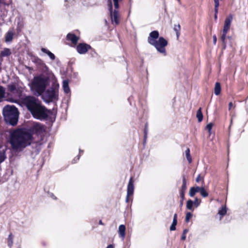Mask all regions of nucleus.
<instances>
[{
	"instance_id": "f257e3e1",
	"label": "nucleus",
	"mask_w": 248,
	"mask_h": 248,
	"mask_svg": "<svg viewBox=\"0 0 248 248\" xmlns=\"http://www.w3.org/2000/svg\"><path fill=\"white\" fill-rule=\"evenodd\" d=\"M32 140L31 134L26 130L17 129L11 133L10 143L13 150L21 151L31 145Z\"/></svg>"
},
{
	"instance_id": "f03ea898",
	"label": "nucleus",
	"mask_w": 248,
	"mask_h": 248,
	"mask_svg": "<svg viewBox=\"0 0 248 248\" xmlns=\"http://www.w3.org/2000/svg\"><path fill=\"white\" fill-rule=\"evenodd\" d=\"M159 35L158 31H152L148 37V42L154 46L158 52L166 56L165 47L168 45V41L163 37H159Z\"/></svg>"
},
{
	"instance_id": "7ed1b4c3",
	"label": "nucleus",
	"mask_w": 248,
	"mask_h": 248,
	"mask_svg": "<svg viewBox=\"0 0 248 248\" xmlns=\"http://www.w3.org/2000/svg\"><path fill=\"white\" fill-rule=\"evenodd\" d=\"M48 79L47 77L40 76L34 77L30 83V88L34 95L39 96L43 93L48 83Z\"/></svg>"
},
{
	"instance_id": "20e7f679",
	"label": "nucleus",
	"mask_w": 248,
	"mask_h": 248,
	"mask_svg": "<svg viewBox=\"0 0 248 248\" xmlns=\"http://www.w3.org/2000/svg\"><path fill=\"white\" fill-rule=\"evenodd\" d=\"M3 115L4 121L12 125L16 124L18 118V111L14 106L7 105L3 108Z\"/></svg>"
},
{
	"instance_id": "39448f33",
	"label": "nucleus",
	"mask_w": 248,
	"mask_h": 248,
	"mask_svg": "<svg viewBox=\"0 0 248 248\" xmlns=\"http://www.w3.org/2000/svg\"><path fill=\"white\" fill-rule=\"evenodd\" d=\"M59 83L55 79H54L51 86L47 90H45L41 95L43 100L47 103L58 100L59 99Z\"/></svg>"
},
{
	"instance_id": "423d86ee",
	"label": "nucleus",
	"mask_w": 248,
	"mask_h": 248,
	"mask_svg": "<svg viewBox=\"0 0 248 248\" xmlns=\"http://www.w3.org/2000/svg\"><path fill=\"white\" fill-rule=\"evenodd\" d=\"M32 116L38 120H43L46 119L48 116L50 111L43 106L40 102L36 107L30 111Z\"/></svg>"
},
{
	"instance_id": "0eeeda50",
	"label": "nucleus",
	"mask_w": 248,
	"mask_h": 248,
	"mask_svg": "<svg viewBox=\"0 0 248 248\" xmlns=\"http://www.w3.org/2000/svg\"><path fill=\"white\" fill-rule=\"evenodd\" d=\"M20 101L29 111H31L41 102L37 98L31 95L22 97L20 99Z\"/></svg>"
},
{
	"instance_id": "6e6552de",
	"label": "nucleus",
	"mask_w": 248,
	"mask_h": 248,
	"mask_svg": "<svg viewBox=\"0 0 248 248\" xmlns=\"http://www.w3.org/2000/svg\"><path fill=\"white\" fill-rule=\"evenodd\" d=\"M110 13V17L112 24L118 25L119 23L120 15L118 9H115L113 10V8L111 10H108Z\"/></svg>"
},
{
	"instance_id": "1a4fd4ad",
	"label": "nucleus",
	"mask_w": 248,
	"mask_h": 248,
	"mask_svg": "<svg viewBox=\"0 0 248 248\" xmlns=\"http://www.w3.org/2000/svg\"><path fill=\"white\" fill-rule=\"evenodd\" d=\"M91 48V46L85 43H80L77 46V50L80 54H85Z\"/></svg>"
},
{
	"instance_id": "9d476101",
	"label": "nucleus",
	"mask_w": 248,
	"mask_h": 248,
	"mask_svg": "<svg viewBox=\"0 0 248 248\" xmlns=\"http://www.w3.org/2000/svg\"><path fill=\"white\" fill-rule=\"evenodd\" d=\"M33 132L40 134L45 131V128L42 124L39 123H35L31 127Z\"/></svg>"
},
{
	"instance_id": "9b49d317",
	"label": "nucleus",
	"mask_w": 248,
	"mask_h": 248,
	"mask_svg": "<svg viewBox=\"0 0 248 248\" xmlns=\"http://www.w3.org/2000/svg\"><path fill=\"white\" fill-rule=\"evenodd\" d=\"M134 186L133 184L132 178H131L129 181L127 189V195L126 198V202H128L129 197L132 195L134 193Z\"/></svg>"
},
{
	"instance_id": "f8f14e48",
	"label": "nucleus",
	"mask_w": 248,
	"mask_h": 248,
	"mask_svg": "<svg viewBox=\"0 0 248 248\" xmlns=\"http://www.w3.org/2000/svg\"><path fill=\"white\" fill-rule=\"evenodd\" d=\"M232 18L233 16L232 14H230L226 17L223 29L224 30V32L229 31Z\"/></svg>"
},
{
	"instance_id": "ddd939ff",
	"label": "nucleus",
	"mask_w": 248,
	"mask_h": 248,
	"mask_svg": "<svg viewBox=\"0 0 248 248\" xmlns=\"http://www.w3.org/2000/svg\"><path fill=\"white\" fill-rule=\"evenodd\" d=\"M186 182L185 176L184 175L183 176V181H182V185L181 188L180 190V196L182 201H183L185 199V193L186 190Z\"/></svg>"
},
{
	"instance_id": "4468645a",
	"label": "nucleus",
	"mask_w": 248,
	"mask_h": 248,
	"mask_svg": "<svg viewBox=\"0 0 248 248\" xmlns=\"http://www.w3.org/2000/svg\"><path fill=\"white\" fill-rule=\"evenodd\" d=\"M66 38L68 40L71 41L74 45H76L78 43V38L75 34L69 33L67 34Z\"/></svg>"
},
{
	"instance_id": "2eb2a0df",
	"label": "nucleus",
	"mask_w": 248,
	"mask_h": 248,
	"mask_svg": "<svg viewBox=\"0 0 248 248\" xmlns=\"http://www.w3.org/2000/svg\"><path fill=\"white\" fill-rule=\"evenodd\" d=\"M118 233L119 237L124 240L125 235V226L123 225H120L118 229Z\"/></svg>"
},
{
	"instance_id": "dca6fc26",
	"label": "nucleus",
	"mask_w": 248,
	"mask_h": 248,
	"mask_svg": "<svg viewBox=\"0 0 248 248\" xmlns=\"http://www.w3.org/2000/svg\"><path fill=\"white\" fill-rule=\"evenodd\" d=\"M6 150V147L0 145V164L4 161L6 157L5 155Z\"/></svg>"
},
{
	"instance_id": "f3484780",
	"label": "nucleus",
	"mask_w": 248,
	"mask_h": 248,
	"mask_svg": "<svg viewBox=\"0 0 248 248\" xmlns=\"http://www.w3.org/2000/svg\"><path fill=\"white\" fill-rule=\"evenodd\" d=\"M201 187L196 186L191 187L189 191V195L191 197H193L197 192H200Z\"/></svg>"
},
{
	"instance_id": "a211bd4d",
	"label": "nucleus",
	"mask_w": 248,
	"mask_h": 248,
	"mask_svg": "<svg viewBox=\"0 0 248 248\" xmlns=\"http://www.w3.org/2000/svg\"><path fill=\"white\" fill-rule=\"evenodd\" d=\"M62 88L65 93H68L70 92L69 87V82L67 80H64L62 82Z\"/></svg>"
},
{
	"instance_id": "6ab92c4d",
	"label": "nucleus",
	"mask_w": 248,
	"mask_h": 248,
	"mask_svg": "<svg viewBox=\"0 0 248 248\" xmlns=\"http://www.w3.org/2000/svg\"><path fill=\"white\" fill-rule=\"evenodd\" d=\"M13 35L14 33L13 31H8L5 35V42L7 43L11 42L13 38Z\"/></svg>"
},
{
	"instance_id": "aec40b11",
	"label": "nucleus",
	"mask_w": 248,
	"mask_h": 248,
	"mask_svg": "<svg viewBox=\"0 0 248 248\" xmlns=\"http://www.w3.org/2000/svg\"><path fill=\"white\" fill-rule=\"evenodd\" d=\"M41 51L43 52L49 56V57L50 58V59L51 60H55V56L54 54L53 53H52V52H51L49 50H47V49H46L45 48H42Z\"/></svg>"
},
{
	"instance_id": "412c9836",
	"label": "nucleus",
	"mask_w": 248,
	"mask_h": 248,
	"mask_svg": "<svg viewBox=\"0 0 248 248\" xmlns=\"http://www.w3.org/2000/svg\"><path fill=\"white\" fill-rule=\"evenodd\" d=\"M177 214H175L173 216V221L170 227V231H174L176 229V225L177 223Z\"/></svg>"
},
{
	"instance_id": "4be33fe9",
	"label": "nucleus",
	"mask_w": 248,
	"mask_h": 248,
	"mask_svg": "<svg viewBox=\"0 0 248 248\" xmlns=\"http://www.w3.org/2000/svg\"><path fill=\"white\" fill-rule=\"evenodd\" d=\"M221 91V86L219 82H216L215 84L214 93L216 95H218L220 94Z\"/></svg>"
},
{
	"instance_id": "5701e85b",
	"label": "nucleus",
	"mask_w": 248,
	"mask_h": 248,
	"mask_svg": "<svg viewBox=\"0 0 248 248\" xmlns=\"http://www.w3.org/2000/svg\"><path fill=\"white\" fill-rule=\"evenodd\" d=\"M11 54L10 49L4 48L2 51H1L0 56L1 57H7L10 55Z\"/></svg>"
},
{
	"instance_id": "b1692460",
	"label": "nucleus",
	"mask_w": 248,
	"mask_h": 248,
	"mask_svg": "<svg viewBox=\"0 0 248 248\" xmlns=\"http://www.w3.org/2000/svg\"><path fill=\"white\" fill-rule=\"evenodd\" d=\"M196 117L198 119V122H201L202 121L203 119V115L202 112V108H201L198 110L197 112Z\"/></svg>"
},
{
	"instance_id": "393cba45",
	"label": "nucleus",
	"mask_w": 248,
	"mask_h": 248,
	"mask_svg": "<svg viewBox=\"0 0 248 248\" xmlns=\"http://www.w3.org/2000/svg\"><path fill=\"white\" fill-rule=\"evenodd\" d=\"M14 235L12 233H10L8 237V245L10 248L12 246L13 243Z\"/></svg>"
},
{
	"instance_id": "a878e982",
	"label": "nucleus",
	"mask_w": 248,
	"mask_h": 248,
	"mask_svg": "<svg viewBox=\"0 0 248 248\" xmlns=\"http://www.w3.org/2000/svg\"><path fill=\"white\" fill-rule=\"evenodd\" d=\"M185 154L188 162L190 163L192 162V158L190 154V149L187 148L185 151Z\"/></svg>"
},
{
	"instance_id": "bb28decb",
	"label": "nucleus",
	"mask_w": 248,
	"mask_h": 248,
	"mask_svg": "<svg viewBox=\"0 0 248 248\" xmlns=\"http://www.w3.org/2000/svg\"><path fill=\"white\" fill-rule=\"evenodd\" d=\"M193 205H194L193 202L192 200H189L187 201L186 208L187 209L191 210V211H193V210H194V209L193 208Z\"/></svg>"
},
{
	"instance_id": "cd10ccee",
	"label": "nucleus",
	"mask_w": 248,
	"mask_h": 248,
	"mask_svg": "<svg viewBox=\"0 0 248 248\" xmlns=\"http://www.w3.org/2000/svg\"><path fill=\"white\" fill-rule=\"evenodd\" d=\"M228 31H226L224 32V30H223L222 31V34L221 37V40L224 46V47L226 46V42H225V39L226 37V34L227 33Z\"/></svg>"
},
{
	"instance_id": "c85d7f7f",
	"label": "nucleus",
	"mask_w": 248,
	"mask_h": 248,
	"mask_svg": "<svg viewBox=\"0 0 248 248\" xmlns=\"http://www.w3.org/2000/svg\"><path fill=\"white\" fill-rule=\"evenodd\" d=\"M227 212L226 207H222V208L218 210V214L221 216V217H223L226 214Z\"/></svg>"
},
{
	"instance_id": "c756f323",
	"label": "nucleus",
	"mask_w": 248,
	"mask_h": 248,
	"mask_svg": "<svg viewBox=\"0 0 248 248\" xmlns=\"http://www.w3.org/2000/svg\"><path fill=\"white\" fill-rule=\"evenodd\" d=\"M200 193L204 198L207 197L208 196V193L205 191L203 187H201Z\"/></svg>"
},
{
	"instance_id": "7c9ffc66",
	"label": "nucleus",
	"mask_w": 248,
	"mask_h": 248,
	"mask_svg": "<svg viewBox=\"0 0 248 248\" xmlns=\"http://www.w3.org/2000/svg\"><path fill=\"white\" fill-rule=\"evenodd\" d=\"M173 29L176 32V35H177V37H178L180 35V32H179V31L180 30V25L179 24L175 25L174 26Z\"/></svg>"
},
{
	"instance_id": "2f4dec72",
	"label": "nucleus",
	"mask_w": 248,
	"mask_h": 248,
	"mask_svg": "<svg viewBox=\"0 0 248 248\" xmlns=\"http://www.w3.org/2000/svg\"><path fill=\"white\" fill-rule=\"evenodd\" d=\"M193 202V205L194 206H195L196 207H197L200 205V204L201 202V200L200 199H199L197 198H196L195 199L194 201Z\"/></svg>"
},
{
	"instance_id": "473e14b6",
	"label": "nucleus",
	"mask_w": 248,
	"mask_h": 248,
	"mask_svg": "<svg viewBox=\"0 0 248 248\" xmlns=\"http://www.w3.org/2000/svg\"><path fill=\"white\" fill-rule=\"evenodd\" d=\"M122 0H113L114 6L115 9H118L119 8V2Z\"/></svg>"
},
{
	"instance_id": "72a5a7b5",
	"label": "nucleus",
	"mask_w": 248,
	"mask_h": 248,
	"mask_svg": "<svg viewBox=\"0 0 248 248\" xmlns=\"http://www.w3.org/2000/svg\"><path fill=\"white\" fill-rule=\"evenodd\" d=\"M192 216V214L191 213H190V212H187L186 214V222H189V219Z\"/></svg>"
},
{
	"instance_id": "f704fd0d",
	"label": "nucleus",
	"mask_w": 248,
	"mask_h": 248,
	"mask_svg": "<svg viewBox=\"0 0 248 248\" xmlns=\"http://www.w3.org/2000/svg\"><path fill=\"white\" fill-rule=\"evenodd\" d=\"M4 90L1 86H0V100L4 97Z\"/></svg>"
},
{
	"instance_id": "c9c22d12",
	"label": "nucleus",
	"mask_w": 248,
	"mask_h": 248,
	"mask_svg": "<svg viewBox=\"0 0 248 248\" xmlns=\"http://www.w3.org/2000/svg\"><path fill=\"white\" fill-rule=\"evenodd\" d=\"M188 232V230L187 229H185L184 231H183V234H182V237H181V239L182 240H185L186 238V233Z\"/></svg>"
},
{
	"instance_id": "e433bc0d",
	"label": "nucleus",
	"mask_w": 248,
	"mask_h": 248,
	"mask_svg": "<svg viewBox=\"0 0 248 248\" xmlns=\"http://www.w3.org/2000/svg\"><path fill=\"white\" fill-rule=\"evenodd\" d=\"M213 127V124L210 123L209 124H208L207 125H206V129L208 130V132L209 133V134H211V130H212V128Z\"/></svg>"
},
{
	"instance_id": "4c0bfd02",
	"label": "nucleus",
	"mask_w": 248,
	"mask_h": 248,
	"mask_svg": "<svg viewBox=\"0 0 248 248\" xmlns=\"http://www.w3.org/2000/svg\"><path fill=\"white\" fill-rule=\"evenodd\" d=\"M108 2V10H111L112 9V3L111 0H106Z\"/></svg>"
},
{
	"instance_id": "58836bf2",
	"label": "nucleus",
	"mask_w": 248,
	"mask_h": 248,
	"mask_svg": "<svg viewBox=\"0 0 248 248\" xmlns=\"http://www.w3.org/2000/svg\"><path fill=\"white\" fill-rule=\"evenodd\" d=\"M147 131H148V129H147V124L145 125V128H144V140H145L146 138H147Z\"/></svg>"
},
{
	"instance_id": "ea45409f",
	"label": "nucleus",
	"mask_w": 248,
	"mask_h": 248,
	"mask_svg": "<svg viewBox=\"0 0 248 248\" xmlns=\"http://www.w3.org/2000/svg\"><path fill=\"white\" fill-rule=\"evenodd\" d=\"M217 13H218V8H217L216 9V7H215V15H214V18L215 20L217 19Z\"/></svg>"
},
{
	"instance_id": "a19ab883",
	"label": "nucleus",
	"mask_w": 248,
	"mask_h": 248,
	"mask_svg": "<svg viewBox=\"0 0 248 248\" xmlns=\"http://www.w3.org/2000/svg\"><path fill=\"white\" fill-rule=\"evenodd\" d=\"M201 179H202V178L201 177V175L199 174L196 179V182H197V183L199 182L200 181V180H201Z\"/></svg>"
},
{
	"instance_id": "79ce46f5",
	"label": "nucleus",
	"mask_w": 248,
	"mask_h": 248,
	"mask_svg": "<svg viewBox=\"0 0 248 248\" xmlns=\"http://www.w3.org/2000/svg\"><path fill=\"white\" fill-rule=\"evenodd\" d=\"M79 157H80V155H78L77 156V157L76 158H75L73 160V163H75L76 162L77 160H78L79 159Z\"/></svg>"
},
{
	"instance_id": "37998d69",
	"label": "nucleus",
	"mask_w": 248,
	"mask_h": 248,
	"mask_svg": "<svg viewBox=\"0 0 248 248\" xmlns=\"http://www.w3.org/2000/svg\"><path fill=\"white\" fill-rule=\"evenodd\" d=\"M213 42H214V44H216V43L217 42V37L215 35L213 36Z\"/></svg>"
},
{
	"instance_id": "c03bdc74",
	"label": "nucleus",
	"mask_w": 248,
	"mask_h": 248,
	"mask_svg": "<svg viewBox=\"0 0 248 248\" xmlns=\"http://www.w3.org/2000/svg\"><path fill=\"white\" fill-rule=\"evenodd\" d=\"M233 106L232 102H230L229 104V109L230 110Z\"/></svg>"
},
{
	"instance_id": "a18cd8bd",
	"label": "nucleus",
	"mask_w": 248,
	"mask_h": 248,
	"mask_svg": "<svg viewBox=\"0 0 248 248\" xmlns=\"http://www.w3.org/2000/svg\"><path fill=\"white\" fill-rule=\"evenodd\" d=\"M107 248H114L113 246L112 245H109Z\"/></svg>"
},
{
	"instance_id": "49530a36",
	"label": "nucleus",
	"mask_w": 248,
	"mask_h": 248,
	"mask_svg": "<svg viewBox=\"0 0 248 248\" xmlns=\"http://www.w3.org/2000/svg\"><path fill=\"white\" fill-rule=\"evenodd\" d=\"M99 224H100V225H103L104 224L103 223L102 221L101 220H99Z\"/></svg>"
},
{
	"instance_id": "de8ad7c7",
	"label": "nucleus",
	"mask_w": 248,
	"mask_h": 248,
	"mask_svg": "<svg viewBox=\"0 0 248 248\" xmlns=\"http://www.w3.org/2000/svg\"><path fill=\"white\" fill-rule=\"evenodd\" d=\"M4 0H0V4L3 3L5 4V3L4 2Z\"/></svg>"
},
{
	"instance_id": "09e8293b",
	"label": "nucleus",
	"mask_w": 248,
	"mask_h": 248,
	"mask_svg": "<svg viewBox=\"0 0 248 248\" xmlns=\"http://www.w3.org/2000/svg\"><path fill=\"white\" fill-rule=\"evenodd\" d=\"M51 197L53 198V199H56V197H55V196L53 194H51Z\"/></svg>"
},
{
	"instance_id": "8fccbe9b",
	"label": "nucleus",
	"mask_w": 248,
	"mask_h": 248,
	"mask_svg": "<svg viewBox=\"0 0 248 248\" xmlns=\"http://www.w3.org/2000/svg\"><path fill=\"white\" fill-rule=\"evenodd\" d=\"M83 152V150H81L79 149V154H81V152L82 153Z\"/></svg>"
},
{
	"instance_id": "3c124183",
	"label": "nucleus",
	"mask_w": 248,
	"mask_h": 248,
	"mask_svg": "<svg viewBox=\"0 0 248 248\" xmlns=\"http://www.w3.org/2000/svg\"><path fill=\"white\" fill-rule=\"evenodd\" d=\"M183 201L182 200H181V205H183Z\"/></svg>"
}]
</instances>
